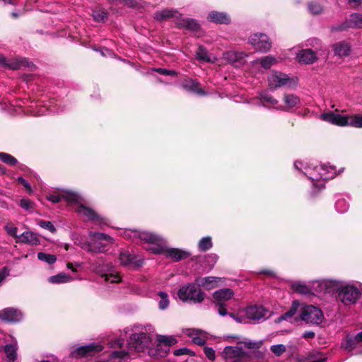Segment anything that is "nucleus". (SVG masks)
Here are the masks:
<instances>
[{"label":"nucleus","mask_w":362,"mask_h":362,"mask_svg":"<svg viewBox=\"0 0 362 362\" xmlns=\"http://www.w3.org/2000/svg\"><path fill=\"white\" fill-rule=\"evenodd\" d=\"M10 274V269L7 267H4L0 270V284Z\"/></svg>","instance_id":"nucleus-64"},{"label":"nucleus","mask_w":362,"mask_h":362,"mask_svg":"<svg viewBox=\"0 0 362 362\" xmlns=\"http://www.w3.org/2000/svg\"><path fill=\"white\" fill-rule=\"evenodd\" d=\"M4 230L6 232L12 237H18L17 232L18 228L16 227L13 223H8L4 226Z\"/></svg>","instance_id":"nucleus-53"},{"label":"nucleus","mask_w":362,"mask_h":362,"mask_svg":"<svg viewBox=\"0 0 362 362\" xmlns=\"http://www.w3.org/2000/svg\"><path fill=\"white\" fill-rule=\"evenodd\" d=\"M283 101L284 105H279L276 107V110L288 111L289 109L298 107L300 100L299 97L295 94H284Z\"/></svg>","instance_id":"nucleus-23"},{"label":"nucleus","mask_w":362,"mask_h":362,"mask_svg":"<svg viewBox=\"0 0 362 362\" xmlns=\"http://www.w3.org/2000/svg\"><path fill=\"white\" fill-rule=\"evenodd\" d=\"M72 281V278L64 272L50 276L48 281L51 284H64Z\"/></svg>","instance_id":"nucleus-41"},{"label":"nucleus","mask_w":362,"mask_h":362,"mask_svg":"<svg viewBox=\"0 0 362 362\" xmlns=\"http://www.w3.org/2000/svg\"><path fill=\"white\" fill-rule=\"evenodd\" d=\"M23 319L22 312L14 308H6L0 310V320L7 322L16 323Z\"/></svg>","instance_id":"nucleus-18"},{"label":"nucleus","mask_w":362,"mask_h":362,"mask_svg":"<svg viewBox=\"0 0 362 362\" xmlns=\"http://www.w3.org/2000/svg\"><path fill=\"white\" fill-rule=\"evenodd\" d=\"M301 305L302 304H300V303L298 300H294L292 303L290 309L284 315H281V316L277 317L275 320V322L276 323H279L284 320H286L287 319L292 317L298 310L300 311Z\"/></svg>","instance_id":"nucleus-33"},{"label":"nucleus","mask_w":362,"mask_h":362,"mask_svg":"<svg viewBox=\"0 0 362 362\" xmlns=\"http://www.w3.org/2000/svg\"><path fill=\"white\" fill-rule=\"evenodd\" d=\"M297 59L300 62L304 64H313L316 59V54L310 49H303L300 51L297 54Z\"/></svg>","instance_id":"nucleus-29"},{"label":"nucleus","mask_w":362,"mask_h":362,"mask_svg":"<svg viewBox=\"0 0 362 362\" xmlns=\"http://www.w3.org/2000/svg\"><path fill=\"white\" fill-rule=\"evenodd\" d=\"M0 160L9 165H15L18 163V160L16 158L4 152H0Z\"/></svg>","instance_id":"nucleus-50"},{"label":"nucleus","mask_w":362,"mask_h":362,"mask_svg":"<svg viewBox=\"0 0 362 362\" xmlns=\"http://www.w3.org/2000/svg\"><path fill=\"white\" fill-rule=\"evenodd\" d=\"M325 287H334L337 291V299L344 305L355 304L361 296V290L355 284L337 280H327L322 283Z\"/></svg>","instance_id":"nucleus-3"},{"label":"nucleus","mask_w":362,"mask_h":362,"mask_svg":"<svg viewBox=\"0 0 362 362\" xmlns=\"http://www.w3.org/2000/svg\"><path fill=\"white\" fill-rule=\"evenodd\" d=\"M207 19L210 22L219 24H228L230 22V16L226 13L217 11H211Z\"/></svg>","instance_id":"nucleus-26"},{"label":"nucleus","mask_w":362,"mask_h":362,"mask_svg":"<svg viewBox=\"0 0 362 362\" xmlns=\"http://www.w3.org/2000/svg\"><path fill=\"white\" fill-rule=\"evenodd\" d=\"M76 211L80 216L86 217L88 221L93 222L95 225L103 226L108 223V220L106 218L96 213L93 209L82 204L78 206Z\"/></svg>","instance_id":"nucleus-10"},{"label":"nucleus","mask_w":362,"mask_h":362,"mask_svg":"<svg viewBox=\"0 0 362 362\" xmlns=\"http://www.w3.org/2000/svg\"><path fill=\"white\" fill-rule=\"evenodd\" d=\"M37 258L39 260L45 262L48 264H52L57 261V257L55 255L47 254L45 252H39L37 254Z\"/></svg>","instance_id":"nucleus-48"},{"label":"nucleus","mask_w":362,"mask_h":362,"mask_svg":"<svg viewBox=\"0 0 362 362\" xmlns=\"http://www.w3.org/2000/svg\"><path fill=\"white\" fill-rule=\"evenodd\" d=\"M47 200L52 203H59L62 199L66 200L69 203H80L81 201V196L71 190H62L60 194H54L47 196Z\"/></svg>","instance_id":"nucleus-15"},{"label":"nucleus","mask_w":362,"mask_h":362,"mask_svg":"<svg viewBox=\"0 0 362 362\" xmlns=\"http://www.w3.org/2000/svg\"><path fill=\"white\" fill-rule=\"evenodd\" d=\"M169 351L170 349L168 346L160 345V344L157 342L155 348H150L148 349V354L156 358H163L167 356Z\"/></svg>","instance_id":"nucleus-38"},{"label":"nucleus","mask_w":362,"mask_h":362,"mask_svg":"<svg viewBox=\"0 0 362 362\" xmlns=\"http://www.w3.org/2000/svg\"><path fill=\"white\" fill-rule=\"evenodd\" d=\"M176 24L177 28L186 29L190 31H197L200 28V25L197 21L193 18H183L180 14H179L177 17Z\"/></svg>","instance_id":"nucleus-21"},{"label":"nucleus","mask_w":362,"mask_h":362,"mask_svg":"<svg viewBox=\"0 0 362 362\" xmlns=\"http://www.w3.org/2000/svg\"><path fill=\"white\" fill-rule=\"evenodd\" d=\"M270 349L276 356H280L286 351V347L285 345L280 344L272 345Z\"/></svg>","instance_id":"nucleus-52"},{"label":"nucleus","mask_w":362,"mask_h":362,"mask_svg":"<svg viewBox=\"0 0 362 362\" xmlns=\"http://www.w3.org/2000/svg\"><path fill=\"white\" fill-rule=\"evenodd\" d=\"M320 118L332 124L341 127L349 126V116H343L334 112L323 113L320 115Z\"/></svg>","instance_id":"nucleus-19"},{"label":"nucleus","mask_w":362,"mask_h":362,"mask_svg":"<svg viewBox=\"0 0 362 362\" xmlns=\"http://www.w3.org/2000/svg\"><path fill=\"white\" fill-rule=\"evenodd\" d=\"M197 59L204 62L214 63L216 62V58L209 54L207 50L203 47L199 46L196 52Z\"/></svg>","instance_id":"nucleus-35"},{"label":"nucleus","mask_w":362,"mask_h":362,"mask_svg":"<svg viewBox=\"0 0 362 362\" xmlns=\"http://www.w3.org/2000/svg\"><path fill=\"white\" fill-rule=\"evenodd\" d=\"M243 343L249 349L259 348L262 344L259 341H252L250 340H246Z\"/></svg>","instance_id":"nucleus-63"},{"label":"nucleus","mask_w":362,"mask_h":362,"mask_svg":"<svg viewBox=\"0 0 362 362\" xmlns=\"http://www.w3.org/2000/svg\"><path fill=\"white\" fill-rule=\"evenodd\" d=\"M187 334L197 345H203L206 341L205 334L199 329H189Z\"/></svg>","instance_id":"nucleus-37"},{"label":"nucleus","mask_w":362,"mask_h":362,"mask_svg":"<svg viewBox=\"0 0 362 362\" xmlns=\"http://www.w3.org/2000/svg\"><path fill=\"white\" fill-rule=\"evenodd\" d=\"M233 291L230 288H222L216 291L214 294V298L220 303L221 302L227 301L233 298Z\"/></svg>","instance_id":"nucleus-32"},{"label":"nucleus","mask_w":362,"mask_h":362,"mask_svg":"<svg viewBox=\"0 0 362 362\" xmlns=\"http://www.w3.org/2000/svg\"><path fill=\"white\" fill-rule=\"evenodd\" d=\"M108 1L111 6V9L112 11L115 10V6H117L119 4H123L124 6H127L129 7L138 9L142 7L141 4L137 2L136 0H108Z\"/></svg>","instance_id":"nucleus-36"},{"label":"nucleus","mask_w":362,"mask_h":362,"mask_svg":"<svg viewBox=\"0 0 362 362\" xmlns=\"http://www.w3.org/2000/svg\"><path fill=\"white\" fill-rule=\"evenodd\" d=\"M247 57L245 52L234 50L227 51L223 54V59L235 67H240L245 64Z\"/></svg>","instance_id":"nucleus-16"},{"label":"nucleus","mask_w":362,"mask_h":362,"mask_svg":"<svg viewBox=\"0 0 362 362\" xmlns=\"http://www.w3.org/2000/svg\"><path fill=\"white\" fill-rule=\"evenodd\" d=\"M103 346L100 343H90L81 346L71 352V356L76 358L92 356L101 351Z\"/></svg>","instance_id":"nucleus-12"},{"label":"nucleus","mask_w":362,"mask_h":362,"mask_svg":"<svg viewBox=\"0 0 362 362\" xmlns=\"http://www.w3.org/2000/svg\"><path fill=\"white\" fill-rule=\"evenodd\" d=\"M308 9L313 14H319L322 11V6L317 3H310L308 5Z\"/></svg>","instance_id":"nucleus-56"},{"label":"nucleus","mask_w":362,"mask_h":362,"mask_svg":"<svg viewBox=\"0 0 362 362\" xmlns=\"http://www.w3.org/2000/svg\"><path fill=\"white\" fill-rule=\"evenodd\" d=\"M349 204L348 201L343 197L339 196L336 200L335 209L337 212L344 214L349 209Z\"/></svg>","instance_id":"nucleus-43"},{"label":"nucleus","mask_w":362,"mask_h":362,"mask_svg":"<svg viewBox=\"0 0 362 362\" xmlns=\"http://www.w3.org/2000/svg\"><path fill=\"white\" fill-rule=\"evenodd\" d=\"M18 241L22 243L37 245L40 244V240L36 233L32 231H25L18 237Z\"/></svg>","instance_id":"nucleus-31"},{"label":"nucleus","mask_w":362,"mask_h":362,"mask_svg":"<svg viewBox=\"0 0 362 362\" xmlns=\"http://www.w3.org/2000/svg\"><path fill=\"white\" fill-rule=\"evenodd\" d=\"M157 342L160 344V345L168 346L170 349L171 346L177 343V340L173 336L158 335Z\"/></svg>","instance_id":"nucleus-42"},{"label":"nucleus","mask_w":362,"mask_h":362,"mask_svg":"<svg viewBox=\"0 0 362 362\" xmlns=\"http://www.w3.org/2000/svg\"><path fill=\"white\" fill-rule=\"evenodd\" d=\"M348 28L362 29V13H353L350 14L349 18L335 29L341 31Z\"/></svg>","instance_id":"nucleus-17"},{"label":"nucleus","mask_w":362,"mask_h":362,"mask_svg":"<svg viewBox=\"0 0 362 362\" xmlns=\"http://www.w3.org/2000/svg\"><path fill=\"white\" fill-rule=\"evenodd\" d=\"M250 45L255 49L261 52H268L272 47V43L267 35L263 33H255L249 39Z\"/></svg>","instance_id":"nucleus-14"},{"label":"nucleus","mask_w":362,"mask_h":362,"mask_svg":"<svg viewBox=\"0 0 362 362\" xmlns=\"http://www.w3.org/2000/svg\"><path fill=\"white\" fill-rule=\"evenodd\" d=\"M294 168L307 176L312 181L313 187L318 189L324 187L321 181L332 179L337 175L335 167L326 164L313 165L297 160L294 163Z\"/></svg>","instance_id":"nucleus-1"},{"label":"nucleus","mask_w":362,"mask_h":362,"mask_svg":"<svg viewBox=\"0 0 362 362\" xmlns=\"http://www.w3.org/2000/svg\"><path fill=\"white\" fill-rule=\"evenodd\" d=\"M153 70L162 75L177 76V72L173 70H168V69H162V68H157Z\"/></svg>","instance_id":"nucleus-58"},{"label":"nucleus","mask_w":362,"mask_h":362,"mask_svg":"<svg viewBox=\"0 0 362 362\" xmlns=\"http://www.w3.org/2000/svg\"><path fill=\"white\" fill-rule=\"evenodd\" d=\"M332 48L334 54L339 57H347L351 52V46L344 42L334 44Z\"/></svg>","instance_id":"nucleus-34"},{"label":"nucleus","mask_w":362,"mask_h":362,"mask_svg":"<svg viewBox=\"0 0 362 362\" xmlns=\"http://www.w3.org/2000/svg\"><path fill=\"white\" fill-rule=\"evenodd\" d=\"M358 343V342H357L356 341V339H354V337H349L348 336L346 338L345 342L344 344V347L348 351H351L352 350H354L356 348V344Z\"/></svg>","instance_id":"nucleus-51"},{"label":"nucleus","mask_w":362,"mask_h":362,"mask_svg":"<svg viewBox=\"0 0 362 362\" xmlns=\"http://www.w3.org/2000/svg\"><path fill=\"white\" fill-rule=\"evenodd\" d=\"M18 182L23 185L24 187L25 188L26 191L31 194L33 192V189L30 186V185L21 176L18 177L17 179Z\"/></svg>","instance_id":"nucleus-60"},{"label":"nucleus","mask_w":362,"mask_h":362,"mask_svg":"<svg viewBox=\"0 0 362 362\" xmlns=\"http://www.w3.org/2000/svg\"><path fill=\"white\" fill-rule=\"evenodd\" d=\"M291 288L294 292L300 294L306 295L311 293L310 288L305 284L300 281L293 282L291 284Z\"/></svg>","instance_id":"nucleus-44"},{"label":"nucleus","mask_w":362,"mask_h":362,"mask_svg":"<svg viewBox=\"0 0 362 362\" xmlns=\"http://www.w3.org/2000/svg\"><path fill=\"white\" fill-rule=\"evenodd\" d=\"M91 16L93 21L99 23H105L108 20V11L100 5L91 8Z\"/></svg>","instance_id":"nucleus-25"},{"label":"nucleus","mask_w":362,"mask_h":362,"mask_svg":"<svg viewBox=\"0 0 362 362\" xmlns=\"http://www.w3.org/2000/svg\"><path fill=\"white\" fill-rule=\"evenodd\" d=\"M300 317L306 323L319 325L323 321L324 315L322 311L315 305L302 304Z\"/></svg>","instance_id":"nucleus-6"},{"label":"nucleus","mask_w":362,"mask_h":362,"mask_svg":"<svg viewBox=\"0 0 362 362\" xmlns=\"http://www.w3.org/2000/svg\"><path fill=\"white\" fill-rule=\"evenodd\" d=\"M92 268L96 273L100 274L105 281L119 283L121 277L117 272L112 269L110 263L106 262L103 257L98 258L92 263Z\"/></svg>","instance_id":"nucleus-4"},{"label":"nucleus","mask_w":362,"mask_h":362,"mask_svg":"<svg viewBox=\"0 0 362 362\" xmlns=\"http://www.w3.org/2000/svg\"><path fill=\"white\" fill-rule=\"evenodd\" d=\"M204 354L207 358L211 361H214L216 358L215 351L211 347L206 346L204 349Z\"/></svg>","instance_id":"nucleus-57"},{"label":"nucleus","mask_w":362,"mask_h":362,"mask_svg":"<svg viewBox=\"0 0 362 362\" xmlns=\"http://www.w3.org/2000/svg\"><path fill=\"white\" fill-rule=\"evenodd\" d=\"M268 83L271 90H276L284 86L293 87L296 86L297 81L286 74L274 71L268 76Z\"/></svg>","instance_id":"nucleus-7"},{"label":"nucleus","mask_w":362,"mask_h":362,"mask_svg":"<svg viewBox=\"0 0 362 362\" xmlns=\"http://www.w3.org/2000/svg\"><path fill=\"white\" fill-rule=\"evenodd\" d=\"M243 313L245 315L246 318L249 321L255 323L259 322L262 320L265 319V316L268 313L267 308L259 305H252L246 307Z\"/></svg>","instance_id":"nucleus-13"},{"label":"nucleus","mask_w":362,"mask_h":362,"mask_svg":"<svg viewBox=\"0 0 362 362\" xmlns=\"http://www.w3.org/2000/svg\"><path fill=\"white\" fill-rule=\"evenodd\" d=\"M305 359L309 361L308 362H325L327 357L320 352L313 351L308 353Z\"/></svg>","instance_id":"nucleus-45"},{"label":"nucleus","mask_w":362,"mask_h":362,"mask_svg":"<svg viewBox=\"0 0 362 362\" xmlns=\"http://www.w3.org/2000/svg\"><path fill=\"white\" fill-rule=\"evenodd\" d=\"M247 354H249V357L247 358V359L250 360V361H245V362H251L252 358H264V353L259 351H255L252 352H247Z\"/></svg>","instance_id":"nucleus-59"},{"label":"nucleus","mask_w":362,"mask_h":362,"mask_svg":"<svg viewBox=\"0 0 362 362\" xmlns=\"http://www.w3.org/2000/svg\"><path fill=\"white\" fill-rule=\"evenodd\" d=\"M38 224L41 228L47 229L52 233L56 232L55 227L50 221H40Z\"/></svg>","instance_id":"nucleus-54"},{"label":"nucleus","mask_w":362,"mask_h":362,"mask_svg":"<svg viewBox=\"0 0 362 362\" xmlns=\"http://www.w3.org/2000/svg\"><path fill=\"white\" fill-rule=\"evenodd\" d=\"M220 281H221V278L216 276L199 277L196 279L197 285L199 287H204L207 290L217 287Z\"/></svg>","instance_id":"nucleus-24"},{"label":"nucleus","mask_w":362,"mask_h":362,"mask_svg":"<svg viewBox=\"0 0 362 362\" xmlns=\"http://www.w3.org/2000/svg\"><path fill=\"white\" fill-rule=\"evenodd\" d=\"M159 297L158 307L160 310H163L168 308L169 306L170 300L168 295L164 291H159L158 293Z\"/></svg>","instance_id":"nucleus-46"},{"label":"nucleus","mask_w":362,"mask_h":362,"mask_svg":"<svg viewBox=\"0 0 362 362\" xmlns=\"http://www.w3.org/2000/svg\"><path fill=\"white\" fill-rule=\"evenodd\" d=\"M0 66L3 68L16 70L23 68L33 69L35 66L25 58H6L4 56L0 58Z\"/></svg>","instance_id":"nucleus-9"},{"label":"nucleus","mask_w":362,"mask_h":362,"mask_svg":"<svg viewBox=\"0 0 362 362\" xmlns=\"http://www.w3.org/2000/svg\"><path fill=\"white\" fill-rule=\"evenodd\" d=\"M243 315H235L234 313H229V316L233 318L235 322L238 323H247V319L245 317V315L242 312Z\"/></svg>","instance_id":"nucleus-55"},{"label":"nucleus","mask_w":362,"mask_h":362,"mask_svg":"<svg viewBox=\"0 0 362 362\" xmlns=\"http://www.w3.org/2000/svg\"><path fill=\"white\" fill-rule=\"evenodd\" d=\"M4 350L8 361L13 362L15 360H16L18 356V346L16 342L14 344H6L4 346Z\"/></svg>","instance_id":"nucleus-40"},{"label":"nucleus","mask_w":362,"mask_h":362,"mask_svg":"<svg viewBox=\"0 0 362 362\" xmlns=\"http://www.w3.org/2000/svg\"><path fill=\"white\" fill-rule=\"evenodd\" d=\"M122 235L127 239L146 244V250L153 254H160L164 250L165 240L158 234L148 231L126 229L123 231Z\"/></svg>","instance_id":"nucleus-2"},{"label":"nucleus","mask_w":362,"mask_h":362,"mask_svg":"<svg viewBox=\"0 0 362 362\" xmlns=\"http://www.w3.org/2000/svg\"><path fill=\"white\" fill-rule=\"evenodd\" d=\"M254 64H259L265 69H270L277 63V59L272 55H267L253 62Z\"/></svg>","instance_id":"nucleus-39"},{"label":"nucleus","mask_w":362,"mask_h":362,"mask_svg":"<svg viewBox=\"0 0 362 362\" xmlns=\"http://www.w3.org/2000/svg\"><path fill=\"white\" fill-rule=\"evenodd\" d=\"M199 86L200 84L197 81L191 78L186 79L182 83V87L185 90L196 93L199 95H206V93Z\"/></svg>","instance_id":"nucleus-28"},{"label":"nucleus","mask_w":362,"mask_h":362,"mask_svg":"<svg viewBox=\"0 0 362 362\" xmlns=\"http://www.w3.org/2000/svg\"><path fill=\"white\" fill-rule=\"evenodd\" d=\"M119 261L121 264L129 269H136L143 263L141 259H137L136 255L131 254L129 251L121 252Z\"/></svg>","instance_id":"nucleus-20"},{"label":"nucleus","mask_w":362,"mask_h":362,"mask_svg":"<svg viewBox=\"0 0 362 362\" xmlns=\"http://www.w3.org/2000/svg\"><path fill=\"white\" fill-rule=\"evenodd\" d=\"M221 355L223 358L226 361L234 360V362L250 361V360L247 359L249 357V354L238 346L225 347L221 352Z\"/></svg>","instance_id":"nucleus-11"},{"label":"nucleus","mask_w":362,"mask_h":362,"mask_svg":"<svg viewBox=\"0 0 362 362\" xmlns=\"http://www.w3.org/2000/svg\"><path fill=\"white\" fill-rule=\"evenodd\" d=\"M162 253H165L167 257L171 258L175 262L186 259L189 256V253L188 252L177 248L165 249L164 247V250Z\"/></svg>","instance_id":"nucleus-27"},{"label":"nucleus","mask_w":362,"mask_h":362,"mask_svg":"<svg viewBox=\"0 0 362 362\" xmlns=\"http://www.w3.org/2000/svg\"><path fill=\"white\" fill-rule=\"evenodd\" d=\"M213 246L212 240L210 236L202 238L198 243L199 249L201 251H206L211 249Z\"/></svg>","instance_id":"nucleus-47"},{"label":"nucleus","mask_w":362,"mask_h":362,"mask_svg":"<svg viewBox=\"0 0 362 362\" xmlns=\"http://www.w3.org/2000/svg\"><path fill=\"white\" fill-rule=\"evenodd\" d=\"M177 296L183 302L201 303L204 300L205 294L197 284H189L181 287Z\"/></svg>","instance_id":"nucleus-5"},{"label":"nucleus","mask_w":362,"mask_h":362,"mask_svg":"<svg viewBox=\"0 0 362 362\" xmlns=\"http://www.w3.org/2000/svg\"><path fill=\"white\" fill-rule=\"evenodd\" d=\"M33 204V202H31L28 199H22L20 202V206L25 210H29L30 209H31Z\"/></svg>","instance_id":"nucleus-61"},{"label":"nucleus","mask_w":362,"mask_h":362,"mask_svg":"<svg viewBox=\"0 0 362 362\" xmlns=\"http://www.w3.org/2000/svg\"><path fill=\"white\" fill-rule=\"evenodd\" d=\"M257 99L259 100V103L254 102L253 104L262 105L265 107H269V106L267 105L268 104L271 105L272 107H274L275 109H276V107L279 106L278 105L279 101L267 91L260 92L257 96Z\"/></svg>","instance_id":"nucleus-22"},{"label":"nucleus","mask_w":362,"mask_h":362,"mask_svg":"<svg viewBox=\"0 0 362 362\" xmlns=\"http://www.w3.org/2000/svg\"><path fill=\"white\" fill-rule=\"evenodd\" d=\"M89 236L90 238V243L88 245V250L94 252H100L104 250L105 244L112 243L113 238L108 235L102 233L90 232Z\"/></svg>","instance_id":"nucleus-8"},{"label":"nucleus","mask_w":362,"mask_h":362,"mask_svg":"<svg viewBox=\"0 0 362 362\" xmlns=\"http://www.w3.org/2000/svg\"><path fill=\"white\" fill-rule=\"evenodd\" d=\"M179 14L177 11L173 9H163L156 11L154 14V18L159 21H166L170 18H175L176 21Z\"/></svg>","instance_id":"nucleus-30"},{"label":"nucleus","mask_w":362,"mask_h":362,"mask_svg":"<svg viewBox=\"0 0 362 362\" xmlns=\"http://www.w3.org/2000/svg\"><path fill=\"white\" fill-rule=\"evenodd\" d=\"M349 125L354 127L362 128V115H352L349 116Z\"/></svg>","instance_id":"nucleus-49"},{"label":"nucleus","mask_w":362,"mask_h":362,"mask_svg":"<svg viewBox=\"0 0 362 362\" xmlns=\"http://www.w3.org/2000/svg\"><path fill=\"white\" fill-rule=\"evenodd\" d=\"M217 306H218V309H217L218 313L220 316L224 317L227 315H229L230 313L227 312V309L224 305H223L222 303H218Z\"/></svg>","instance_id":"nucleus-62"}]
</instances>
